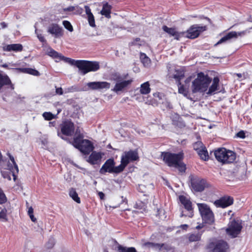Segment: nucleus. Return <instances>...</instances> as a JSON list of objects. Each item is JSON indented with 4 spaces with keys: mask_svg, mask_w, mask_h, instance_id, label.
<instances>
[{
    "mask_svg": "<svg viewBox=\"0 0 252 252\" xmlns=\"http://www.w3.org/2000/svg\"><path fill=\"white\" fill-rule=\"evenodd\" d=\"M219 77H215L212 80L208 75L200 72L197 73V77L192 82L191 92L192 94H204L208 90L206 94L212 95L219 90Z\"/></svg>",
    "mask_w": 252,
    "mask_h": 252,
    "instance_id": "1",
    "label": "nucleus"
},
{
    "mask_svg": "<svg viewBox=\"0 0 252 252\" xmlns=\"http://www.w3.org/2000/svg\"><path fill=\"white\" fill-rule=\"evenodd\" d=\"M82 134L79 133L75 135L72 141L73 146L78 149L85 155L91 154L88 158H102L105 155V153L101 151H94V147L92 142L88 139H83Z\"/></svg>",
    "mask_w": 252,
    "mask_h": 252,
    "instance_id": "2",
    "label": "nucleus"
},
{
    "mask_svg": "<svg viewBox=\"0 0 252 252\" xmlns=\"http://www.w3.org/2000/svg\"><path fill=\"white\" fill-rule=\"evenodd\" d=\"M139 158H121V164L116 166L114 158H108L103 164L99 170V173L105 175L107 173L118 174L124 170L126 167L130 162L135 161Z\"/></svg>",
    "mask_w": 252,
    "mask_h": 252,
    "instance_id": "3",
    "label": "nucleus"
},
{
    "mask_svg": "<svg viewBox=\"0 0 252 252\" xmlns=\"http://www.w3.org/2000/svg\"><path fill=\"white\" fill-rule=\"evenodd\" d=\"M0 169L3 178L10 181L12 176L13 180L16 181L19 169L14 158H0Z\"/></svg>",
    "mask_w": 252,
    "mask_h": 252,
    "instance_id": "4",
    "label": "nucleus"
},
{
    "mask_svg": "<svg viewBox=\"0 0 252 252\" xmlns=\"http://www.w3.org/2000/svg\"><path fill=\"white\" fill-rule=\"evenodd\" d=\"M71 64L78 68L83 75H85L90 72L96 71L100 68L99 63L96 61L74 60Z\"/></svg>",
    "mask_w": 252,
    "mask_h": 252,
    "instance_id": "5",
    "label": "nucleus"
},
{
    "mask_svg": "<svg viewBox=\"0 0 252 252\" xmlns=\"http://www.w3.org/2000/svg\"><path fill=\"white\" fill-rule=\"evenodd\" d=\"M190 181V188L191 189L196 192H201L205 189L210 188L211 186L207 180L201 177L190 175L189 177Z\"/></svg>",
    "mask_w": 252,
    "mask_h": 252,
    "instance_id": "6",
    "label": "nucleus"
},
{
    "mask_svg": "<svg viewBox=\"0 0 252 252\" xmlns=\"http://www.w3.org/2000/svg\"><path fill=\"white\" fill-rule=\"evenodd\" d=\"M75 126L70 120H65L62 122L57 129V135L63 140H65V136H71L74 134Z\"/></svg>",
    "mask_w": 252,
    "mask_h": 252,
    "instance_id": "7",
    "label": "nucleus"
},
{
    "mask_svg": "<svg viewBox=\"0 0 252 252\" xmlns=\"http://www.w3.org/2000/svg\"><path fill=\"white\" fill-rule=\"evenodd\" d=\"M197 205L204 222L212 224L215 221V216L210 207L205 203H197Z\"/></svg>",
    "mask_w": 252,
    "mask_h": 252,
    "instance_id": "8",
    "label": "nucleus"
},
{
    "mask_svg": "<svg viewBox=\"0 0 252 252\" xmlns=\"http://www.w3.org/2000/svg\"><path fill=\"white\" fill-rule=\"evenodd\" d=\"M208 30L206 25L194 24L191 25L186 32L182 33L187 38L194 39L197 38L201 33Z\"/></svg>",
    "mask_w": 252,
    "mask_h": 252,
    "instance_id": "9",
    "label": "nucleus"
},
{
    "mask_svg": "<svg viewBox=\"0 0 252 252\" xmlns=\"http://www.w3.org/2000/svg\"><path fill=\"white\" fill-rule=\"evenodd\" d=\"M183 158H163L165 163L171 168L177 169L182 174L187 170L186 164L183 161Z\"/></svg>",
    "mask_w": 252,
    "mask_h": 252,
    "instance_id": "10",
    "label": "nucleus"
},
{
    "mask_svg": "<svg viewBox=\"0 0 252 252\" xmlns=\"http://www.w3.org/2000/svg\"><path fill=\"white\" fill-rule=\"evenodd\" d=\"M206 248L211 252H226L229 245L226 242L222 240H213L208 243Z\"/></svg>",
    "mask_w": 252,
    "mask_h": 252,
    "instance_id": "11",
    "label": "nucleus"
},
{
    "mask_svg": "<svg viewBox=\"0 0 252 252\" xmlns=\"http://www.w3.org/2000/svg\"><path fill=\"white\" fill-rule=\"evenodd\" d=\"M242 229L241 223L239 221L233 219L229 222L228 226L226 229V232L232 237L235 238L240 233Z\"/></svg>",
    "mask_w": 252,
    "mask_h": 252,
    "instance_id": "12",
    "label": "nucleus"
},
{
    "mask_svg": "<svg viewBox=\"0 0 252 252\" xmlns=\"http://www.w3.org/2000/svg\"><path fill=\"white\" fill-rule=\"evenodd\" d=\"M122 77L120 75L117 76L114 79V80L117 81V82L116 83L114 88L112 89V91L117 93L119 92L123 91L125 89L130 85L133 82L132 79L120 81Z\"/></svg>",
    "mask_w": 252,
    "mask_h": 252,
    "instance_id": "13",
    "label": "nucleus"
},
{
    "mask_svg": "<svg viewBox=\"0 0 252 252\" xmlns=\"http://www.w3.org/2000/svg\"><path fill=\"white\" fill-rule=\"evenodd\" d=\"M179 199L181 203L183 205L185 209L189 212L188 215H186L182 213L181 215V217L188 216L189 218H192L193 216V208L191 201L183 195H180Z\"/></svg>",
    "mask_w": 252,
    "mask_h": 252,
    "instance_id": "14",
    "label": "nucleus"
},
{
    "mask_svg": "<svg viewBox=\"0 0 252 252\" xmlns=\"http://www.w3.org/2000/svg\"><path fill=\"white\" fill-rule=\"evenodd\" d=\"M234 199L232 196L224 195L214 202V205L217 208H225L233 204Z\"/></svg>",
    "mask_w": 252,
    "mask_h": 252,
    "instance_id": "15",
    "label": "nucleus"
},
{
    "mask_svg": "<svg viewBox=\"0 0 252 252\" xmlns=\"http://www.w3.org/2000/svg\"><path fill=\"white\" fill-rule=\"evenodd\" d=\"M47 55L54 59L56 62H59L61 61H63L65 63H67L71 64L72 62L74 61L73 59L63 56L61 54L59 53L52 48H50L49 49L47 52Z\"/></svg>",
    "mask_w": 252,
    "mask_h": 252,
    "instance_id": "16",
    "label": "nucleus"
},
{
    "mask_svg": "<svg viewBox=\"0 0 252 252\" xmlns=\"http://www.w3.org/2000/svg\"><path fill=\"white\" fill-rule=\"evenodd\" d=\"M215 158H236V153L223 147L219 148L214 150Z\"/></svg>",
    "mask_w": 252,
    "mask_h": 252,
    "instance_id": "17",
    "label": "nucleus"
},
{
    "mask_svg": "<svg viewBox=\"0 0 252 252\" xmlns=\"http://www.w3.org/2000/svg\"><path fill=\"white\" fill-rule=\"evenodd\" d=\"M246 31H244L240 32H237L235 31H232L228 32L226 35L222 37L217 43L215 44V46L220 44L227 40H230L232 38H237L238 36L245 35L246 33Z\"/></svg>",
    "mask_w": 252,
    "mask_h": 252,
    "instance_id": "18",
    "label": "nucleus"
},
{
    "mask_svg": "<svg viewBox=\"0 0 252 252\" xmlns=\"http://www.w3.org/2000/svg\"><path fill=\"white\" fill-rule=\"evenodd\" d=\"M87 86L92 90L108 89L110 87V83L107 82H91L88 83Z\"/></svg>",
    "mask_w": 252,
    "mask_h": 252,
    "instance_id": "19",
    "label": "nucleus"
},
{
    "mask_svg": "<svg viewBox=\"0 0 252 252\" xmlns=\"http://www.w3.org/2000/svg\"><path fill=\"white\" fill-rule=\"evenodd\" d=\"M48 32L53 35L55 37L63 36V28L57 24L53 23L48 27Z\"/></svg>",
    "mask_w": 252,
    "mask_h": 252,
    "instance_id": "20",
    "label": "nucleus"
},
{
    "mask_svg": "<svg viewBox=\"0 0 252 252\" xmlns=\"http://www.w3.org/2000/svg\"><path fill=\"white\" fill-rule=\"evenodd\" d=\"M5 86H8L12 90L14 89V84L12 83L9 77L0 71V91Z\"/></svg>",
    "mask_w": 252,
    "mask_h": 252,
    "instance_id": "21",
    "label": "nucleus"
},
{
    "mask_svg": "<svg viewBox=\"0 0 252 252\" xmlns=\"http://www.w3.org/2000/svg\"><path fill=\"white\" fill-rule=\"evenodd\" d=\"M162 30L166 33L169 34L170 36H174V38L176 40H179L181 37V34L176 30L174 28H168L167 26L164 25L162 28Z\"/></svg>",
    "mask_w": 252,
    "mask_h": 252,
    "instance_id": "22",
    "label": "nucleus"
},
{
    "mask_svg": "<svg viewBox=\"0 0 252 252\" xmlns=\"http://www.w3.org/2000/svg\"><path fill=\"white\" fill-rule=\"evenodd\" d=\"M112 6L107 2L103 3L102 8L100 11V14L108 19L111 18V13Z\"/></svg>",
    "mask_w": 252,
    "mask_h": 252,
    "instance_id": "23",
    "label": "nucleus"
},
{
    "mask_svg": "<svg viewBox=\"0 0 252 252\" xmlns=\"http://www.w3.org/2000/svg\"><path fill=\"white\" fill-rule=\"evenodd\" d=\"M172 124L175 127L179 128H183L186 126L185 122L179 115H176L172 118Z\"/></svg>",
    "mask_w": 252,
    "mask_h": 252,
    "instance_id": "24",
    "label": "nucleus"
},
{
    "mask_svg": "<svg viewBox=\"0 0 252 252\" xmlns=\"http://www.w3.org/2000/svg\"><path fill=\"white\" fill-rule=\"evenodd\" d=\"M13 69L18 70L20 72L29 74L35 76H39L40 73L38 71L32 68H15Z\"/></svg>",
    "mask_w": 252,
    "mask_h": 252,
    "instance_id": "25",
    "label": "nucleus"
},
{
    "mask_svg": "<svg viewBox=\"0 0 252 252\" xmlns=\"http://www.w3.org/2000/svg\"><path fill=\"white\" fill-rule=\"evenodd\" d=\"M23 46L21 44H12L7 45L3 47L4 51L19 52L23 50Z\"/></svg>",
    "mask_w": 252,
    "mask_h": 252,
    "instance_id": "26",
    "label": "nucleus"
},
{
    "mask_svg": "<svg viewBox=\"0 0 252 252\" xmlns=\"http://www.w3.org/2000/svg\"><path fill=\"white\" fill-rule=\"evenodd\" d=\"M203 231L197 233H189L188 235V239L190 242H197L201 240Z\"/></svg>",
    "mask_w": 252,
    "mask_h": 252,
    "instance_id": "27",
    "label": "nucleus"
},
{
    "mask_svg": "<svg viewBox=\"0 0 252 252\" xmlns=\"http://www.w3.org/2000/svg\"><path fill=\"white\" fill-rule=\"evenodd\" d=\"M151 89L150 88V85L148 81H147L141 84L139 92L141 94H148L151 92Z\"/></svg>",
    "mask_w": 252,
    "mask_h": 252,
    "instance_id": "28",
    "label": "nucleus"
},
{
    "mask_svg": "<svg viewBox=\"0 0 252 252\" xmlns=\"http://www.w3.org/2000/svg\"><path fill=\"white\" fill-rule=\"evenodd\" d=\"M69 195L71 198L77 203H80L81 200L80 197L78 196V193H77L74 188H71L69 189Z\"/></svg>",
    "mask_w": 252,
    "mask_h": 252,
    "instance_id": "29",
    "label": "nucleus"
},
{
    "mask_svg": "<svg viewBox=\"0 0 252 252\" xmlns=\"http://www.w3.org/2000/svg\"><path fill=\"white\" fill-rule=\"evenodd\" d=\"M121 158H139L138 149L125 152Z\"/></svg>",
    "mask_w": 252,
    "mask_h": 252,
    "instance_id": "30",
    "label": "nucleus"
},
{
    "mask_svg": "<svg viewBox=\"0 0 252 252\" xmlns=\"http://www.w3.org/2000/svg\"><path fill=\"white\" fill-rule=\"evenodd\" d=\"M117 251L118 252H137L134 247H124L120 244L117 246Z\"/></svg>",
    "mask_w": 252,
    "mask_h": 252,
    "instance_id": "31",
    "label": "nucleus"
},
{
    "mask_svg": "<svg viewBox=\"0 0 252 252\" xmlns=\"http://www.w3.org/2000/svg\"><path fill=\"white\" fill-rule=\"evenodd\" d=\"M196 152L200 158H203L202 156H204V158H209L208 151L205 146Z\"/></svg>",
    "mask_w": 252,
    "mask_h": 252,
    "instance_id": "32",
    "label": "nucleus"
},
{
    "mask_svg": "<svg viewBox=\"0 0 252 252\" xmlns=\"http://www.w3.org/2000/svg\"><path fill=\"white\" fill-rule=\"evenodd\" d=\"M140 59L144 65H148L151 63L150 58L145 53H141L140 54Z\"/></svg>",
    "mask_w": 252,
    "mask_h": 252,
    "instance_id": "33",
    "label": "nucleus"
},
{
    "mask_svg": "<svg viewBox=\"0 0 252 252\" xmlns=\"http://www.w3.org/2000/svg\"><path fill=\"white\" fill-rule=\"evenodd\" d=\"M189 85L186 87L183 84L178 87V93L185 96L187 95L188 93Z\"/></svg>",
    "mask_w": 252,
    "mask_h": 252,
    "instance_id": "34",
    "label": "nucleus"
},
{
    "mask_svg": "<svg viewBox=\"0 0 252 252\" xmlns=\"http://www.w3.org/2000/svg\"><path fill=\"white\" fill-rule=\"evenodd\" d=\"M7 211L5 208H3L0 212V220L7 221Z\"/></svg>",
    "mask_w": 252,
    "mask_h": 252,
    "instance_id": "35",
    "label": "nucleus"
},
{
    "mask_svg": "<svg viewBox=\"0 0 252 252\" xmlns=\"http://www.w3.org/2000/svg\"><path fill=\"white\" fill-rule=\"evenodd\" d=\"M236 158H216L218 161L222 164L232 163Z\"/></svg>",
    "mask_w": 252,
    "mask_h": 252,
    "instance_id": "36",
    "label": "nucleus"
},
{
    "mask_svg": "<svg viewBox=\"0 0 252 252\" xmlns=\"http://www.w3.org/2000/svg\"><path fill=\"white\" fill-rule=\"evenodd\" d=\"M42 116L45 120L51 121L55 118V116L51 112H45L42 114Z\"/></svg>",
    "mask_w": 252,
    "mask_h": 252,
    "instance_id": "37",
    "label": "nucleus"
},
{
    "mask_svg": "<svg viewBox=\"0 0 252 252\" xmlns=\"http://www.w3.org/2000/svg\"><path fill=\"white\" fill-rule=\"evenodd\" d=\"M63 25L66 30L70 32H73V28L70 22L66 20L63 21Z\"/></svg>",
    "mask_w": 252,
    "mask_h": 252,
    "instance_id": "38",
    "label": "nucleus"
},
{
    "mask_svg": "<svg viewBox=\"0 0 252 252\" xmlns=\"http://www.w3.org/2000/svg\"><path fill=\"white\" fill-rule=\"evenodd\" d=\"M88 20L90 26L92 27H95V20L93 14L88 16Z\"/></svg>",
    "mask_w": 252,
    "mask_h": 252,
    "instance_id": "39",
    "label": "nucleus"
},
{
    "mask_svg": "<svg viewBox=\"0 0 252 252\" xmlns=\"http://www.w3.org/2000/svg\"><path fill=\"white\" fill-rule=\"evenodd\" d=\"M7 201L6 197L3 190L0 188V204L5 203Z\"/></svg>",
    "mask_w": 252,
    "mask_h": 252,
    "instance_id": "40",
    "label": "nucleus"
},
{
    "mask_svg": "<svg viewBox=\"0 0 252 252\" xmlns=\"http://www.w3.org/2000/svg\"><path fill=\"white\" fill-rule=\"evenodd\" d=\"M204 144L201 141H197L195 142L193 145V149L197 151L198 150L201 149L202 147L204 146Z\"/></svg>",
    "mask_w": 252,
    "mask_h": 252,
    "instance_id": "41",
    "label": "nucleus"
},
{
    "mask_svg": "<svg viewBox=\"0 0 252 252\" xmlns=\"http://www.w3.org/2000/svg\"><path fill=\"white\" fill-rule=\"evenodd\" d=\"M153 248H155L157 249H158L159 251H161L162 249H167L166 248V246L163 243H154V245L153 246Z\"/></svg>",
    "mask_w": 252,
    "mask_h": 252,
    "instance_id": "42",
    "label": "nucleus"
},
{
    "mask_svg": "<svg viewBox=\"0 0 252 252\" xmlns=\"http://www.w3.org/2000/svg\"><path fill=\"white\" fill-rule=\"evenodd\" d=\"M35 33L37 34V37L39 40L42 42L43 44L45 43L46 42V40L44 38V35L41 33H38L37 32V30H35Z\"/></svg>",
    "mask_w": 252,
    "mask_h": 252,
    "instance_id": "43",
    "label": "nucleus"
},
{
    "mask_svg": "<svg viewBox=\"0 0 252 252\" xmlns=\"http://www.w3.org/2000/svg\"><path fill=\"white\" fill-rule=\"evenodd\" d=\"M184 77V73L182 72H178L176 74L173 75V78L175 79H182Z\"/></svg>",
    "mask_w": 252,
    "mask_h": 252,
    "instance_id": "44",
    "label": "nucleus"
},
{
    "mask_svg": "<svg viewBox=\"0 0 252 252\" xmlns=\"http://www.w3.org/2000/svg\"><path fill=\"white\" fill-rule=\"evenodd\" d=\"M161 156L162 158H176L174 157L173 154L170 152H163Z\"/></svg>",
    "mask_w": 252,
    "mask_h": 252,
    "instance_id": "45",
    "label": "nucleus"
},
{
    "mask_svg": "<svg viewBox=\"0 0 252 252\" xmlns=\"http://www.w3.org/2000/svg\"><path fill=\"white\" fill-rule=\"evenodd\" d=\"M153 96L156 98H158V100H161L162 99L163 94L162 93L159 92H156L153 94Z\"/></svg>",
    "mask_w": 252,
    "mask_h": 252,
    "instance_id": "46",
    "label": "nucleus"
},
{
    "mask_svg": "<svg viewBox=\"0 0 252 252\" xmlns=\"http://www.w3.org/2000/svg\"><path fill=\"white\" fill-rule=\"evenodd\" d=\"M54 245V242L53 239H50L46 244V246L48 249H51Z\"/></svg>",
    "mask_w": 252,
    "mask_h": 252,
    "instance_id": "47",
    "label": "nucleus"
},
{
    "mask_svg": "<svg viewBox=\"0 0 252 252\" xmlns=\"http://www.w3.org/2000/svg\"><path fill=\"white\" fill-rule=\"evenodd\" d=\"M236 136L238 137H239V138H243V139L245 138V137H246L245 133L244 132V131L243 130H241V131H239L236 134Z\"/></svg>",
    "mask_w": 252,
    "mask_h": 252,
    "instance_id": "48",
    "label": "nucleus"
},
{
    "mask_svg": "<svg viewBox=\"0 0 252 252\" xmlns=\"http://www.w3.org/2000/svg\"><path fill=\"white\" fill-rule=\"evenodd\" d=\"M85 11L87 16L92 15L93 13L91 12V10L90 7L88 5L85 6Z\"/></svg>",
    "mask_w": 252,
    "mask_h": 252,
    "instance_id": "49",
    "label": "nucleus"
},
{
    "mask_svg": "<svg viewBox=\"0 0 252 252\" xmlns=\"http://www.w3.org/2000/svg\"><path fill=\"white\" fill-rule=\"evenodd\" d=\"M77 91V88L76 87L74 86H71L70 87L66 89V93H71V92H74Z\"/></svg>",
    "mask_w": 252,
    "mask_h": 252,
    "instance_id": "50",
    "label": "nucleus"
},
{
    "mask_svg": "<svg viewBox=\"0 0 252 252\" xmlns=\"http://www.w3.org/2000/svg\"><path fill=\"white\" fill-rule=\"evenodd\" d=\"M56 93L58 94L62 95L63 93V89L61 87H56Z\"/></svg>",
    "mask_w": 252,
    "mask_h": 252,
    "instance_id": "51",
    "label": "nucleus"
},
{
    "mask_svg": "<svg viewBox=\"0 0 252 252\" xmlns=\"http://www.w3.org/2000/svg\"><path fill=\"white\" fill-rule=\"evenodd\" d=\"M99 159L100 158H87V161L91 164H94L97 160Z\"/></svg>",
    "mask_w": 252,
    "mask_h": 252,
    "instance_id": "52",
    "label": "nucleus"
},
{
    "mask_svg": "<svg viewBox=\"0 0 252 252\" xmlns=\"http://www.w3.org/2000/svg\"><path fill=\"white\" fill-rule=\"evenodd\" d=\"M154 245V243L153 242H147L143 244V246L147 247H153V246Z\"/></svg>",
    "mask_w": 252,
    "mask_h": 252,
    "instance_id": "53",
    "label": "nucleus"
},
{
    "mask_svg": "<svg viewBox=\"0 0 252 252\" xmlns=\"http://www.w3.org/2000/svg\"><path fill=\"white\" fill-rule=\"evenodd\" d=\"M140 41V38H138V37H137L136 38H135L133 41H132L131 43H130V45H137V42H139Z\"/></svg>",
    "mask_w": 252,
    "mask_h": 252,
    "instance_id": "54",
    "label": "nucleus"
},
{
    "mask_svg": "<svg viewBox=\"0 0 252 252\" xmlns=\"http://www.w3.org/2000/svg\"><path fill=\"white\" fill-rule=\"evenodd\" d=\"M174 157L183 158L184 153L183 151L179 152L178 154H173Z\"/></svg>",
    "mask_w": 252,
    "mask_h": 252,
    "instance_id": "55",
    "label": "nucleus"
},
{
    "mask_svg": "<svg viewBox=\"0 0 252 252\" xmlns=\"http://www.w3.org/2000/svg\"><path fill=\"white\" fill-rule=\"evenodd\" d=\"M98 195L100 199H101V200L104 199L105 194L103 192H102L101 191H99L98 192Z\"/></svg>",
    "mask_w": 252,
    "mask_h": 252,
    "instance_id": "56",
    "label": "nucleus"
},
{
    "mask_svg": "<svg viewBox=\"0 0 252 252\" xmlns=\"http://www.w3.org/2000/svg\"><path fill=\"white\" fill-rule=\"evenodd\" d=\"M121 203H125L126 204H127V199L126 197H124L123 196H122L121 197Z\"/></svg>",
    "mask_w": 252,
    "mask_h": 252,
    "instance_id": "57",
    "label": "nucleus"
},
{
    "mask_svg": "<svg viewBox=\"0 0 252 252\" xmlns=\"http://www.w3.org/2000/svg\"><path fill=\"white\" fill-rule=\"evenodd\" d=\"M180 228H182L183 230H187L188 229V228H189V225L186 224H181L180 226Z\"/></svg>",
    "mask_w": 252,
    "mask_h": 252,
    "instance_id": "58",
    "label": "nucleus"
},
{
    "mask_svg": "<svg viewBox=\"0 0 252 252\" xmlns=\"http://www.w3.org/2000/svg\"><path fill=\"white\" fill-rule=\"evenodd\" d=\"M28 215L33 214V209L32 207H30L29 208L28 211Z\"/></svg>",
    "mask_w": 252,
    "mask_h": 252,
    "instance_id": "59",
    "label": "nucleus"
},
{
    "mask_svg": "<svg viewBox=\"0 0 252 252\" xmlns=\"http://www.w3.org/2000/svg\"><path fill=\"white\" fill-rule=\"evenodd\" d=\"M32 221L35 222L36 221V219L34 217L33 214L29 215Z\"/></svg>",
    "mask_w": 252,
    "mask_h": 252,
    "instance_id": "60",
    "label": "nucleus"
},
{
    "mask_svg": "<svg viewBox=\"0 0 252 252\" xmlns=\"http://www.w3.org/2000/svg\"><path fill=\"white\" fill-rule=\"evenodd\" d=\"M139 204L140 205H139L138 203H136V204L134 205V208L136 209H141L142 207L141 206L142 204V202H140Z\"/></svg>",
    "mask_w": 252,
    "mask_h": 252,
    "instance_id": "61",
    "label": "nucleus"
},
{
    "mask_svg": "<svg viewBox=\"0 0 252 252\" xmlns=\"http://www.w3.org/2000/svg\"><path fill=\"white\" fill-rule=\"evenodd\" d=\"M200 18L201 19H205V20H207L208 22H209L210 23H211V20L209 18H208L207 17H205V16H201L200 17Z\"/></svg>",
    "mask_w": 252,
    "mask_h": 252,
    "instance_id": "62",
    "label": "nucleus"
},
{
    "mask_svg": "<svg viewBox=\"0 0 252 252\" xmlns=\"http://www.w3.org/2000/svg\"><path fill=\"white\" fill-rule=\"evenodd\" d=\"M203 227H204V225L202 223V224H200L197 225L195 227V229L199 230V229L202 228Z\"/></svg>",
    "mask_w": 252,
    "mask_h": 252,
    "instance_id": "63",
    "label": "nucleus"
},
{
    "mask_svg": "<svg viewBox=\"0 0 252 252\" xmlns=\"http://www.w3.org/2000/svg\"><path fill=\"white\" fill-rule=\"evenodd\" d=\"M0 26H1V28L3 29L7 27V24L4 22L0 23Z\"/></svg>",
    "mask_w": 252,
    "mask_h": 252,
    "instance_id": "64",
    "label": "nucleus"
}]
</instances>
